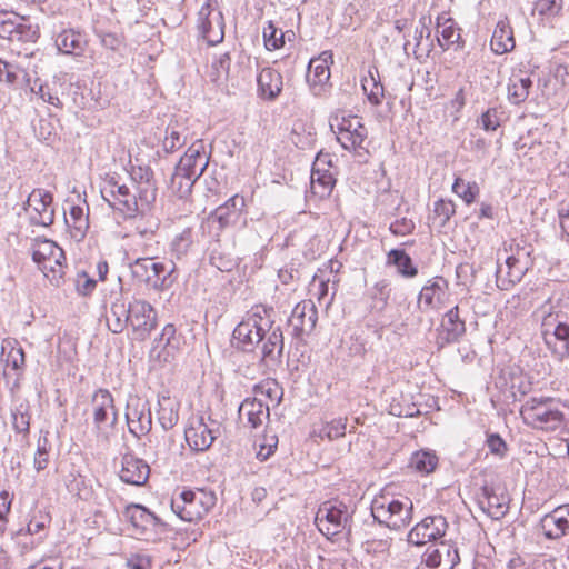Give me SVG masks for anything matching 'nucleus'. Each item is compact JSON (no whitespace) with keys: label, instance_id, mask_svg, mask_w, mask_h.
I'll return each instance as SVG.
<instances>
[{"label":"nucleus","instance_id":"obj_1","mask_svg":"<svg viewBox=\"0 0 569 569\" xmlns=\"http://www.w3.org/2000/svg\"><path fill=\"white\" fill-rule=\"evenodd\" d=\"M237 348L252 351L260 345L261 361L269 366L280 362L283 351V336L280 326L274 325L272 309L254 306L237 325L232 332Z\"/></svg>","mask_w":569,"mask_h":569},{"label":"nucleus","instance_id":"obj_32","mask_svg":"<svg viewBox=\"0 0 569 569\" xmlns=\"http://www.w3.org/2000/svg\"><path fill=\"white\" fill-rule=\"evenodd\" d=\"M332 62V54L328 51L310 60L307 70V82L313 89L321 88L330 79L329 63Z\"/></svg>","mask_w":569,"mask_h":569},{"label":"nucleus","instance_id":"obj_29","mask_svg":"<svg viewBox=\"0 0 569 569\" xmlns=\"http://www.w3.org/2000/svg\"><path fill=\"white\" fill-rule=\"evenodd\" d=\"M427 567L432 569H453L459 562V555L456 549L443 542L437 547H430L423 555Z\"/></svg>","mask_w":569,"mask_h":569},{"label":"nucleus","instance_id":"obj_57","mask_svg":"<svg viewBox=\"0 0 569 569\" xmlns=\"http://www.w3.org/2000/svg\"><path fill=\"white\" fill-rule=\"evenodd\" d=\"M210 263L222 272H230L238 264L233 257L218 249L211 251Z\"/></svg>","mask_w":569,"mask_h":569},{"label":"nucleus","instance_id":"obj_41","mask_svg":"<svg viewBox=\"0 0 569 569\" xmlns=\"http://www.w3.org/2000/svg\"><path fill=\"white\" fill-rule=\"evenodd\" d=\"M66 223L71 229L73 238L81 240L89 228V217L84 209L80 206H72L69 211V217H66Z\"/></svg>","mask_w":569,"mask_h":569},{"label":"nucleus","instance_id":"obj_35","mask_svg":"<svg viewBox=\"0 0 569 569\" xmlns=\"http://www.w3.org/2000/svg\"><path fill=\"white\" fill-rule=\"evenodd\" d=\"M158 406L157 418L161 428L166 431L171 430L179 421V401L168 395H160Z\"/></svg>","mask_w":569,"mask_h":569},{"label":"nucleus","instance_id":"obj_18","mask_svg":"<svg viewBox=\"0 0 569 569\" xmlns=\"http://www.w3.org/2000/svg\"><path fill=\"white\" fill-rule=\"evenodd\" d=\"M209 163V156L204 151L202 140L193 142L186 153L180 158L174 170L198 180Z\"/></svg>","mask_w":569,"mask_h":569},{"label":"nucleus","instance_id":"obj_16","mask_svg":"<svg viewBox=\"0 0 569 569\" xmlns=\"http://www.w3.org/2000/svg\"><path fill=\"white\" fill-rule=\"evenodd\" d=\"M318 310L311 300H303L296 305L288 320L292 336L302 339L310 335L317 325Z\"/></svg>","mask_w":569,"mask_h":569},{"label":"nucleus","instance_id":"obj_11","mask_svg":"<svg viewBox=\"0 0 569 569\" xmlns=\"http://www.w3.org/2000/svg\"><path fill=\"white\" fill-rule=\"evenodd\" d=\"M220 431L221 426L218 421L212 420L210 417L206 419L203 416H200L190 420L184 431V437L192 450L206 451L218 438Z\"/></svg>","mask_w":569,"mask_h":569},{"label":"nucleus","instance_id":"obj_42","mask_svg":"<svg viewBox=\"0 0 569 569\" xmlns=\"http://www.w3.org/2000/svg\"><path fill=\"white\" fill-rule=\"evenodd\" d=\"M387 264L395 266L398 272L406 278H413L418 274L417 267L402 249H391L387 254Z\"/></svg>","mask_w":569,"mask_h":569},{"label":"nucleus","instance_id":"obj_24","mask_svg":"<svg viewBox=\"0 0 569 569\" xmlns=\"http://www.w3.org/2000/svg\"><path fill=\"white\" fill-rule=\"evenodd\" d=\"M149 476L150 467L144 460L129 453L122 457L119 477L123 482L143 486L148 481Z\"/></svg>","mask_w":569,"mask_h":569},{"label":"nucleus","instance_id":"obj_34","mask_svg":"<svg viewBox=\"0 0 569 569\" xmlns=\"http://www.w3.org/2000/svg\"><path fill=\"white\" fill-rule=\"evenodd\" d=\"M481 509L492 519L503 517L508 510V499L503 495H498L493 487H482V498L479 500Z\"/></svg>","mask_w":569,"mask_h":569},{"label":"nucleus","instance_id":"obj_31","mask_svg":"<svg viewBox=\"0 0 569 569\" xmlns=\"http://www.w3.org/2000/svg\"><path fill=\"white\" fill-rule=\"evenodd\" d=\"M239 417L246 426L257 429L269 419V406L257 398H247L239 407Z\"/></svg>","mask_w":569,"mask_h":569},{"label":"nucleus","instance_id":"obj_6","mask_svg":"<svg viewBox=\"0 0 569 569\" xmlns=\"http://www.w3.org/2000/svg\"><path fill=\"white\" fill-rule=\"evenodd\" d=\"M217 501L212 491L184 490L179 497L172 499V511L183 521L192 522L202 519L211 510Z\"/></svg>","mask_w":569,"mask_h":569},{"label":"nucleus","instance_id":"obj_30","mask_svg":"<svg viewBox=\"0 0 569 569\" xmlns=\"http://www.w3.org/2000/svg\"><path fill=\"white\" fill-rule=\"evenodd\" d=\"M131 178L137 184L136 190L142 204L153 203L157 197L153 171L149 167H132Z\"/></svg>","mask_w":569,"mask_h":569},{"label":"nucleus","instance_id":"obj_61","mask_svg":"<svg viewBox=\"0 0 569 569\" xmlns=\"http://www.w3.org/2000/svg\"><path fill=\"white\" fill-rule=\"evenodd\" d=\"M363 549L367 553L385 556L391 547L390 539H372L363 542Z\"/></svg>","mask_w":569,"mask_h":569},{"label":"nucleus","instance_id":"obj_13","mask_svg":"<svg viewBox=\"0 0 569 569\" xmlns=\"http://www.w3.org/2000/svg\"><path fill=\"white\" fill-rule=\"evenodd\" d=\"M127 307L129 326L134 339H147L157 326L156 309L148 301L136 298Z\"/></svg>","mask_w":569,"mask_h":569},{"label":"nucleus","instance_id":"obj_59","mask_svg":"<svg viewBox=\"0 0 569 569\" xmlns=\"http://www.w3.org/2000/svg\"><path fill=\"white\" fill-rule=\"evenodd\" d=\"M50 521H51V518H50L49 513L43 512V511H38L29 520L27 528H26V533L33 536V535L43 532L47 529V527L49 526Z\"/></svg>","mask_w":569,"mask_h":569},{"label":"nucleus","instance_id":"obj_28","mask_svg":"<svg viewBox=\"0 0 569 569\" xmlns=\"http://www.w3.org/2000/svg\"><path fill=\"white\" fill-rule=\"evenodd\" d=\"M327 157H329V154L319 153L311 170V190L320 198L328 197L336 183L332 173L325 168Z\"/></svg>","mask_w":569,"mask_h":569},{"label":"nucleus","instance_id":"obj_27","mask_svg":"<svg viewBox=\"0 0 569 569\" xmlns=\"http://www.w3.org/2000/svg\"><path fill=\"white\" fill-rule=\"evenodd\" d=\"M258 97L264 101H274L282 91L283 80L279 71L266 67L257 76Z\"/></svg>","mask_w":569,"mask_h":569},{"label":"nucleus","instance_id":"obj_40","mask_svg":"<svg viewBox=\"0 0 569 569\" xmlns=\"http://www.w3.org/2000/svg\"><path fill=\"white\" fill-rule=\"evenodd\" d=\"M437 28L440 37L438 38L439 46L447 50L453 44L459 46L461 39L460 30L456 27V22L451 18H437Z\"/></svg>","mask_w":569,"mask_h":569},{"label":"nucleus","instance_id":"obj_39","mask_svg":"<svg viewBox=\"0 0 569 569\" xmlns=\"http://www.w3.org/2000/svg\"><path fill=\"white\" fill-rule=\"evenodd\" d=\"M132 219V226L138 236L144 240H152L160 227V221L152 214L146 213V210L139 211L133 217H127Z\"/></svg>","mask_w":569,"mask_h":569},{"label":"nucleus","instance_id":"obj_26","mask_svg":"<svg viewBox=\"0 0 569 569\" xmlns=\"http://www.w3.org/2000/svg\"><path fill=\"white\" fill-rule=\"evenodd\" d=\"M532 264L506 257V270L498 266L496 271L497 287L500 290H510L520 282Z\"/></svg>","mask_w":569,"mask_h":569},{"label":"nucleus","instance_id":"obj_20","mask_svg":"<svg viewBox=\"0 0 569 569\" xmlns=\"http://www.w3.org/2000/svg\"><path fill=\"white\" fill-rule=\"evenodd\" d=\"M465 333V321L459 316V307L455 306L443 316L437 329L436 343L439 348H443L449 343L459 341Z\"/></svg>","mask_w":569,"mask_h":569},{"label":"nucleus","instance_id":"obj_60","mask_svg":"<svg viewBox=\"0 0 569 569\" xmlns=\"http://www.w3.org/2000/svg\"><path fill=\"white\" fill-rule=\"evenodd\" d=\"M502 112L498 108H489L480 117V123L486 131H496L500 127V116Z\"/></svg>","mask_w":569,"mask_h":569},{"label":"nucleus","instance_id":"obj_25","mask_svg":"<svg viewBox=\"0 0 569 569\" xmlns=\"http://www.w3.org/2000/svg\"><path fill=\"white\" fill-rule=\"evenodd\" d=\"M447 290L448 282L443 278L430 279L420 291L418 298L419 308L423 311L439 309L445 303Z\"/></svg>","mask_w":569,"mask_h":569},{"label":"nucleus","instance_id":"obj_56","mask_svg":"<svg viewBox=\"0 0 569 569\" xmlns=\"http://www.w3.org/2000/svg\"><path fill=\"white\" fill-rule=\"evenodd\" d=\"M258 451L256 453L257 459L266 461L273 455L278 446V437L276 433H264L262 438L257 441Z\"/></svg>","mask_w":569,"mask_h":569},{"label":"nucleus","instance_id":"obj_63","mask_svg":"<svg viewBox=\"0 0 569 569\" xmlns=\"http://www.w3.org/2000/svg\"><path fill=\"white\" fill-rule=\"evenodd\" d=\"M415 228V222L411 219L403 217L393 221L390 224L389 230L395 236H408L413 232Z\"/></svg>","mask_w":569,"mask_h":569},{"label":"nucleus","instance_id":"obj_43","mask_svg":"<svg viewBox=\"0 0 569 569\" xmlns=\"http://www.w3.org/2000/svg\"><path fill=\"white\" fill-rule=\"evenodd\" d=\"M184 131L186 128L183 124L178 122L169 123L166 129V137L162 142L163 150L167 153H172L187 143L188 137Z\"/></svg>","mask_w":569,"mask_h":569},{"label":"nucleus","instance_id":"obj_49","mask_svg":"<svg viewBox=\"0 0 569 569\" xmlns=\"http://www.w3.org/2000/svg\"><path fill=\"white\" fill-rule=\"evenodd\" d=\"M452 192L460 197L466 204H471L478 197L480 188L476 181L466 182L458 177L452 184Z\"/></svg>","mask_w":569,"mask_h":569},{"label":"nucleus","instance_id":"obj_5","mask_svg":"<svg viewBox=\"0 0 569 569\" xmlns=\"http://www.w3.org/2000/svg\"><path fill=\"white\" fill-rule=\"evenodd\" d=\"M315 523L328 539H333L340 533L349 536L351 532V515L348 507L339 501L321 503L316 513Z\"/></svg>","mask_w":569,"mask_h":569},{"label":"nucleus","instance_id":"obj_62","mask_svg":"<svg viewBox=\"0 0 569 569\" xmlns=\"http://www.w3.org/2000/svg\"><path fill=\"white\" fill-rule=\"evenodd\" d=\"M562 6V0H538L536 9L541 16L553 17L561 11Z\"/></svg>","mask_w":569,"mask_h":569},{"label":"nucleus","instance_id":"obj_64","mask_svg":"<svg viewBox=\"0 0 569 569\" xmlns=\"http://www.w3.org/2000/svg\"><path fill=\"white\" fill-rule=\"evenodd\" d=\"M97 282L86 272L78 273L76 280V290L81 296H89L96 289Z\"/></svg>","mask_w":569,"mask_h":569},{"label":"nucleus","instance_id":"obj_55","mask_svg":"<svg viewBox=\"0 0 569 569\" xmlns=\"http://www.w3.org/2000/svg\"><path fill=\"white\" fill-rule=\"evenodd\" d=\"M254 393L268 398L270 401L279 403L282 398V389L273 379H266L256 385Z\"/></svg>","mask_w":569,"mask_h":569},{"label":"nucleus","instance_id":"obj_22","mask_svg":"<svg viewBox=\"0 0 569 569\" xmlns=\"http://www.w3.org/2000/svg\"><path fill=\"white\" fill-rule=\"evenodd\" d=\"M24 19L0 14V38L10 41H36L39 37L37 29L22 22Z\"/></svg>","mask_w":569,"mask_h":569},{"label":"nucleus","instance_id":"obj_12","mask_svg":"<svg viewBox=\"0 0 569 569\" xmlns=\"http://www.w3.org/2000/svg\"><path fill=\"white\" fill-rule=\"evenodd\" d=\"M52 202L51 192L41 188L33 189L23 203L30 223L40 227L51 226L54 221Z\"/></svg>","mask_w":569,"mask_h":569},{"label":"nucleus","instance_id":"obj_48","mask_svg":"<svg viewBox=\"0 0 569 569\" xmlns=\"http://www.w3.org/2000/svg\"><path fill=\"white\" fill-rule=\"evenodd\" d=\"M390 283L386 279L377 281L369 290V297L371 299V308L378 311H382L390 297Z\"/></svg>","mask_w":569,"mask_h":569},{"label":"nucleus","instance_id":"obj_36","mask_svg":"<svg viewBox=\"0 0 569 569\" xmlns=\"http://www.w3.org/2000/svg\"><path fill=\"white\" fill-rule=\"evenodd\" d=\"M513 31L507 19H501L497 22L493 30L490 47L496 54L507 53L515 48Z\"/></svg>","mask_w":569,"mask_h":569},{"label":"nucleus","instance_id":"obj_54","mask_svg":"<svg viewBox=\"0 0 569 569\" xmlns=\"http://www.w3.org/2000/svg\"><path fill=\"white\" fill-rule=\"evenodd\" d=\"M192 231L191 229L187 228L182 230L179 234L174 237V239L171 242V253L177 259H181L184 257L191 244H192Z\"/></svg>","mask_w":569,"mask_h":569},{"label":"nucleus","instance_id":"obj_10","mask_svg":"<svg viewBox=\"0 0 569 569\" xmlns=\"http://www.w3.org/2000/svg\"><path fill=\"white\" fill-rule=\"evenodd\" d=\"M32 259L51 284L61 286L60 269L53 270L50 263L57 262V259H64V252L54 241L37 239L32 244Z\"/></svg>","mask_w":569,"mask_h":569},{"label":"nucleus","instance_id":"obj_7","mask_svg":"<svg viewBox=\"0 0 569 569\" xmlns=\"http://www.w3.org/2000/svg\"><path fill=\"white\" fill-rule=\"evenodd\" d=\"M102 198L108 204L118 210L123 217H133L139 211L149 209L150 204H142L139 193H132L126 184H121L117 177L110 176L101 188Z\"/></svg>","mask_w":569,"mask_h":569},{"label":"nucleus","instance_id":"obj_3","mask_svg":"<svg viewBox=\"0 0 569 569\" xmlns=\"http://www.w3.org/2000/svg\"><path fill=\"white\" fill-rule=\"evenodd\" d=\"M132 278L156 291H164L177 280V267L173 261H156L153 257L137 258L129 264Z\"/></svg>","mask_w":569,"mask_h":569},{"label":"nucleus","instance_id":"obj_33","mask_svg":"<svg viewBox=\"0 0 569 569\" xmlns=\"http://www.w3.org/2000/svg\"><path fill=\"white\" fill-rule=\"evenodd\" d=\"M1 359L6 368H11L18 377L22 376L26 367V355L17 339L6 338L2 340Z\"/></svg>","mask_w":569,"mask_h":569},{"label":"nucleus","instance_id":"obj_2","mask_svg":"<svg viewBox=\"0 0 569 569\" xmlns=\"http://www.w3.org/2000/svg\"><path fill=\"white\" fill-rule=\"evenodd\" d=\"M525 423L546 432L569 431V408L560 400L541 397L530 398L521 409Z\"/></svg>","mask_w":569,"mask_h":569},{"label":"nucleus","instance_id":"obj_53","mask_svg":"<svg viewBox=\"0 0 569 569\" xmlns=\"http://www.w3.org/2000/svg\"><path fill=\"white\" fill-rule=\"evenodd\" d=\"M263 41L267 50L280 49L284 46V33L274 26L272 21L263 28Z\"/></svg>","mask_w":569,"mask_h":569},{"label":"nucleus","instance_id":"obj_47","mask_svg":"<svg viewBox=\"0 0 569 569\" xmlns=\"http://www.w3.org/2000/svg\"><path fill=\"white\" fill-rule=\"evenodd\" d=\"M348 418L339 417L327 421L318 431V437L329 441L339 439L346 435Z\"/></svg>","mask_w":569,"mask_h":569},{"label":"nucleus","instance_id":"obj_9","mask_svg":"<svg viewBox=\"0 0 569 569\" xmlns=\"http://www.w3.org/2000/svg\"><path fill=\"white\" fill-rule=\"evenodd\" d=\"M90 411L96 435L99 439L108 440V428H114L118 422V410L112 393L99 388L91 396Z\"/></svg>","mask_w":569,"mask_h":569},{"label":"nucleus","instance_id":"obj_21","mask_svg":"<svg viewBox=\"0 0 569 569\" xmlns=\"http://www.w3.org/2000/svg\"><path fill=\"white\" fill-rule=\"evenodd\" d=\"M123 515L134 529V533L143 536L146 540L150 539V531L163 525L154 513L141 505L132 503L127 506Z\"/></svg>","mask_w":569,"mask_h":569},{"label":"nucleus","instance_id":"obj_17","mask_svg":"<svg viewBox=\"0 0 569 569\" xmlns=\"http://www.w3.org/2000/svg\"><path fill=\"white\" fill-rule=\"evenodd\" d=\"M447 529L448 523L443 516H429L410 530L408 541L416 546H421L442 538Z\"/></svg>","mask_w":569,"mask_h":569},{"label":"nucleus","instance_id":"obj_19","mask_svg":"<svg viewBox=\"0 0 569 569\" xmlns=\"http://www.w3.org/2000/svg\"><path fill=\"white\" fill-rule=\"evenodd\" d=\"M543 537L548 540H559L569 535V503L558 506L545 515L539 522Z\"/></svg>","mask_w":569,"mask_h":569},{"label":"nucleus","instance_id":"obj_52","mask_svg":"<svg viewBox=\"0 0 569 569\" xmlns=\"http://www.w3.org/2000/svg\"><path fill=\"white\" fill-rule=\"evenodd\" d=\"M506 252H509L507 257H511L516 260L533 264L531 258L532 246L525 240H512L509 248H505Z\"/></svg>","mask_w":569,"mask_h":569},{"label":"nucleus","instance_id":"obj_15","mask_svg":"<svg viewBox=\"0 0 569 569\" xmlns=\"http://www.w3.org/2000/svg\"><path fill=\"white\" fill-rule=\"evenodd\" d=\"M198 28L210 46L220 43L224 37V22L221 11L212 9L210 3L201 7L198 13Z\"/></svg>","mask_w":569,"mask_h":569},{"label":"nucleus","instance_id":"obj_4","mask_svg":"<svg viewBox=\"0 0 569 569\" xmlns=\"http://www.w3.org/2000/svg\"><path fill=\"white\" fill-rule=\"evenodd\" d=\"M330 128L343 149L361 154L368 138V130L358 116L337 111L330 117Z\"/></svg>","mask_w":569,"mask_h":569},{"label":"nucleus","instance_id":"obj_23","mask_svg":"<svg viewBox=\"0 0 569 569\" xmlns=\"http://www.w3.org/2000/svg\"><path fill=\"white\" fill-rule=\"evenodd\" d=\"M244 206V198L239 194H234L223 204L216 208V210L209 216L208 221L211 223H218V229L223 230L238 222Z\"/></svg>","mask_w":569,"mask_h":569},{"label":"nucleus","instance_id":"obj_50","mask_svg":"<svg viewBox=\"0 0 569 569\" xmlns=\"http://www.w3.org/2000/svg\"><path fill=\"white\" fill-rule=\"evenodd\" d=\"M197 180L174 170L170 181V189L180 199L190 196L193 184Z\"/></svg>","mask_w":569,"mask_h":569},{"label":"nucleus","instance_id":"obj_51","mask_svg":"<svg viewBox=\"0 0 569 569\" xmlns=\"http://www.w3.org/2000/svg\"><path fill=\"white\" fill-rule=\"evenodd\" d=\"M362 89L373 106L381 103L385 89L380 81L376 80L371 71H369V77L362 79Z\"/></svg>","mask_w":569,"mask_h":569},{"label":"nucleus","instance_id":"obj_14","mask_svg":"<svg viewBox=\"0 0 569 569\" xmlns=\"http://www.w3.org/2000/svg\"><path fill=\"white\" fill-rule=\"evenodd\" d=\"M126 420L129 432L136 438L147 435L152 428L149 401L138 395H129L126 407Z\"/></svg>","mask_w":569,"mask_h":569},{"label":"nucleus","instance_id":"obj_44","mask_svg":"<svg viewBox=\"0 0 569 569\" xmlns=\"http://www.w3.org/2000/svg\"><path fill=\"white\" fill-rule=\"evenodd\" d=\"M127 310L128 307L123 301H116L111 305L107 325L113 333H121L129 326Z\"/></svg>","mask_w":569,"mask_h":569},{"label":"nucleus","instance_id":"obj_45","mask_svg":"<svg viewBox=\"0 0 569 569\" xmlns=\"http://www.w3.org/2000/svg\"><path fill=\"white\" fill-rule=\"evenodd\" d=\"M456 213V204L452 200L439 199L433 203L430 219L438 228H443Z\"/></svg>","mask_w":569,"mask_h":569},{"label":"nucleus","instance_id":"obj_46","mask_svg":"<svg viewBox=\"0 0 569 569\" xmlns=\"http://www.w3.org/2000/svg\"><path fill=\"white\" fill-rule=\"evenodd\" d=\"M438 465V457L430 451H417L410 458L409 466L421 475L431 473Z\"/></svg>","mask_w":569,"mask_h":569},{"label":"nucleus","instance_id":"obj_8","mask_svg":"<svg viewBox=\"0 0 569 569\" xmlns=\"http://www.w3.org/2000/svg\"><path fill=\"white\" fill-rule=\"evenodd\" d=\"M412 509L413 505L409 498L388 500L382 497L375 499L371 505V513L375 520L393 530H399L410 523Z\"/></svg>","mask_w":569,"mask_h":569},{"label":"nucleus","instance_id":"obj_38","mask_svg":"<svg viewBox=\"0 0 569 569\" xmlns=\"http://www.w3.org/2000/svg\"><path fill=\"white\" fill-rule=\"evenodd\" d=\"M531 87L532 81L530 77L522 71L513 73L508 84L509 101L513 104L523 102L528 98Z\"/></svg>","mask_w":569,"mask_h":569},{"label":"nucleus","instance_id":"obj_37","mask_svg":"<svg viewBox=\"0 0 569 569\" xmlns=\"http://www.w3.org/2000/svg\"><path fill=\"white\" fill-rule=\"evenodd\" d=\"M57 48L64 54L80 56L84 51L86 40L72 29L61 31L56 39Z\"/></svg>","mask_w":569,"mask_h":569},{"label":"nucleus","instance_id":"obj_58","mask_svg":"<svg viewBox=\"0 0 569 569\" xmlns=\"http://www.w3.org/2000/svg\"><path fill=\"white\" fill-rule=\"evenodd\" d=\"M50 443L47 436L40 437L38 440L37 452L34 456V468L37 471L44 470L49 462Z\"/></svg>","mask_w":569,"mask_h":569}]
</instances>
